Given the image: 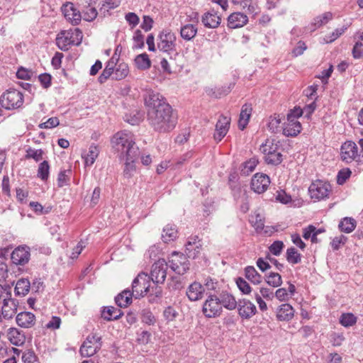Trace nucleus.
I'll use <instances>...</instances> for the list:
<instances>
[{
    "instance_id": "obj_1",
    "label": "nucleus",
    "mask_w": 363,
    "mask_h": 363,
    "mask_svg": "<svg viewBox=\"0 0 363 363\" xmlns=\"http://www.w3.org/2000/svg\"><path fill=\"white\" fill-rule=\"evenodd\" d=\"M147 120L151 127L159 133H169L177 125V116L171 106L159 93L150 91L145 97Z\"/></svg>"
},
{
    "instance_id": "obj_2",
    "label": "nucleus",
    "mask_w": 363,
    "mask_h": 363,
    "mask_svg": "<svg viewBox=\"0 0 363 363\" xmlns=\"http://www.w3.org/2000/svg\"><path fill=\"white\" fill-rule=\"evenodd\" d=\"M111 144L116 152L125 157L124 177H131L135 171L134 162L140 155L139 148L135 145L133 135L127 131L118 132L113 137Z\"/></svg>"
},
{
    "instance_id": "obj_3",
    "label": "nucleus",
    "mask_w": 363,
    "mask_h": 363,
    "mask_svg": "<svg viewBox=\"0 0 363 363\" xmlns=\"http://www.w3.org/2000/svg\"><path fill=\"white\" fill-rule=\"evenodd\" d=\"M132 289V294L135 298L143 297L148 293L155 297H159L162 294L161 288L152 284L150 276L145 273H140L133 280Z\"/></svg>"
},
{
    "instance_id": "obj_4",
    "label": "nucleus",
    "mask_w": 363,
    "mask_h": 363,
    "mask_svg": "<svg viewBox=\"0 0 363 363\" xmlns=\"http://www.w3.org/2000/svg\"><path fill=\"white\" fill-rule=\"evenodd\" d=\"M279 142L274 139H267L260 150L264 155V160L269 164L277 165L283 160V155L279 151Z\"/></svg>"
},
{
    "instance_id": "obj_5",
    "label": "nucleus",
    "mask_w": 363,
    "mask_h": 363,
    "mask_svg": "<svg viewBox=\"0 0 363 363\" xmlns=\"http://www.w3.org/2000/svg\"><path fill=\"white\" fill-rule=\"evenodd\" d=\"M82 40V33L79 28L62 30L56 38V43L62 50H67L70 45H78Z\"/></svg>"
},
{
    "instance_id": "obj_6",
    "label": "nucleus",
    "mask_w": 363,
    "mask_h": 363,
    "mask_svg": "<svg viewBox=\"0 0 363 363\" xmlns=\"http://www.w3.org/2000/svg\"><path fill=\"white\" fill-rule=\"evenodd\" d=\"M23 101V94L16 89L6 91L0 98L1 106L7 110L17 109L21 107Z\"/></svg>"
},
{
    "instance_id": "obj_7",
    "label": "nucleus",
    "mask_w": 363,
    "mask_h": 363,
    "mask_svg": "<svg viewBox=\"0 0 363 363\" xmlns=\"http://www.w3.org/2000/svg\"><path fill=\"white\" fill-rule=\"evenodd\" d=\"M330 191V184L322 180L313 182L308 188L310 196L315 201H320L328 198Z\"/></svg>"
},
{
    "instance_id": "obj_8",
    "label": "nucleus",
    "mask_w": 363,
    "mask_h": 363,
    "mask_svg": "<svg viewBox=\"0 0 363 363\" xmlns=\"http://www.w3.org/2000/svg\"><path fill=\"white\" fill-rule=\"evenodd\" d=\"M169 267L178 274H184L189 269L187 257L179 252H174L169 258Z\"/></svg>"
},
{
    "instance_id": "obj_9",
    "label": "nucleus",
    "mask_w": 363,
    "mask_h": 363,
    "mask_svg": "<svg viewBox=\"0 0 363 363\" xmlns=\"http://www.w3.org/2000/svg\"><path fill=\"white\" fill-rule=\"evenodd\" d=\"M167 266V263L163 259H158L152 264L150 277L152 284L157 286V284L164 282Z\"/></svg>"
},
{
    "instance_id": "obj_10",
    "label": "nucleus",
    "mask_w": 363,
    "mask_h": 363,
    "mask_svg": "<svg viewBox=\"0 0 363 363\" xmlns=\"http://www.w3.org/2000/svg\"><path fill=\"white\" fill-rule=\"evenodd\" d=\"M157 48L163 52L175 50L177 36L169 29L163 30L159 35Z\"/></svg>"
},
{
    "instance_id": "obj_11",
    "label": "nucleus",
    "mask_w": 363,
    "mask_h": 363,
    "mask_svg": "<svg viewBox=\"0 0 363 363\" xmlns=\"http://www.w3.org/2000/svg\"><path fill=\"white\" fill-rule=\"evenodd\" d=\"M101 337L96 334L89 335L80 347V353L83 357L93 356L100 349Z\"/></svg>"
},
{
    "instance_id": "obj_12",
    "label": "nucleus",
    "mask_w": 363,
    "mask_h": 363,
    "mask_svg": "<svg viewBox=\"0 0 363 363\" xmlns=\"http://www.w3.org/2000/svg\"><path fill=\"white\" fill-rule=\"evenodd\" d=\"M222 312L221 304L218 297L215 295H210L203 306V313L208 318H216L219 316Z\"/></svg>"
},
{
    "instance_id": "obj_13",
    "label": "nucleus",
    "mask_w": 363,
    "mask_h": 363,
    "mask_svg": "<svg viewBox=\"0 0 363 363\" xmlns=\"http://www.w3.org/2000/svg\"><path fill=\"white\" fill-rule=\"evenodd\" d=\"M301 130V123L296 119L294 113H288L286 121L283 123V134L286 136H296Z\"/></svg>"
},
{
    "instance_id": "obj_14",
    "label": "nucleus",
    "mask_w": 363,
    "mask_h": 363,
    "mask_svg": "<svg viewBox=\"0 0 363 363\" xmlns=\"http://www.w3.org/2000/svg\"><path fill=\"white\" fill-rule=\"evenodd\" d=\"M270 184L269 177L263 173L255 174L251 181L252 189L258 194L264 192Z\"/></svg>"
},
{
    "instance_id": "obj_15",
    "label": "nucleus",
    "mask_w": 363,
    "mask_h": 363,
    "mask_svg": "<svg viewBox=\"0 0 363 363\" xmlns=\"http://www.w3.org/2000/svg\"><path fill=\"white\" fill-rule=\"evenodd\" d=\"M341 158L347 163L351 162L359 157L357 145L352 141L345 142L341 147Z\"/></svg>"
},
{
    "instance_id": "obj_16",
    "label": "nucleus",
    "mask_w": 363,
    "mask_h": 363,
    "mask_svg": "<svg viewBox=\"0 0 363 363\" xmlns=\"http://www.w3.org/2000/svg\"><path fill=\"white\" fill-rule=\"evenodd\" d=\"M62 13L66 19L73 25H77L82 20V14L79 11L74 8V4L67 2L62 7Z\"/></svg>"
},
{
    "instance_id": "obj_17",
    "label": "nucleus",
    "mask_w": 363,
    "mask_h": 363,
    "mask_svg": "<svg viewBox=\"0 0 363 363\" xmlns=\"http://www.w3.org/2000/svg\"><path fill=\"white\" fill-rule=\"evenodd\" d=\"M239 315L245 319H249L257 312L255 305L245 298L240 300L238 303Z\"/></svg>"
},
{
    "instance_id": "obj_18",
    "label": "nucleus",
    "mask_w": 363,
    "mask_h": 363,
    "mask_svg": "<svg viewBox=\"0 0 363 363\" xmlns=\"http://www.w3.org/2000/svg\"><path fill=\"white\" fill-rule=\"evenodd\" d=\"M29 259V249L26 247H18L11 254V260L15 264L23 265L28 263Z\"/></svg>"
},
{
    "instance_id": "obj_19",
    "label": "nucleus",
    "mask_w": 363,
    "mask_h": 363,
    "mask_svg": "<svg viewBox=\"0 0 363 363\" xmlns=\"http://www.w3.org/2000/svg\"><path fill=\"white\" fill-rule=\"evenodd\" d=\"M230 126V118L225 116H220L218 119L214 133V138L220 141L227 134Z\"/></svg>"
},
{
    "instance_id": "obj_20",
    "label": "nucleus",
    "mask_w": 363,
    "mask_h": 363,
    "mask_svg": "<svg viewBox=\"0 0 363 363\" xmlns=\"http://www.w3.org/2000/svg\"><path fill=\"white\" fill-rule=\"evenodd\" d=\"M247 22L248 17L241 12L233 13L228 18V26L233 29L243 27Z\"/></svg>"
},
{
    "instance_id": "obj_21",
    "label": "nucleus",
    "mask_w": 363,
    "mask_h": 363,
    "mask_svg": "<svg viewBox=\"0 0 363 363\" xmlns=\"http://www.w3.org/2000/svg\"><path fill=\"white\" fill-rule=\"evenodd\" d=\"M18 301L13 298H5L2 306L1 313L5 319H10L17 312Z\"/></svg>"
},
{
    "instance_id": "obj_22",
    "label": "nucleus",
    "mask_w": 363,
    "mask_h": 363,
    "mask_svg": "<svg viewBox=\"0 0 363 363\" xmlns=\"http://www.w3.org/2000/svg\"><path fill=\"white\" fill-rule=\"evenodd\" d=\"M16 323L21 328H29L35 323V316L30 312H21L16 315Z\"/></svg>"
},
{
    "instance_id": "obj_23",
    "label": "nucleus",
    "mask_w": 363,
    "mask_h": 363,
    "mask_svg": "<svg viewBox=\"0 0 363 363\" xmlns=\"http://www.w3.org/2000/svg\"><path fill=\"white\" fill-rule=\"evenodd\" d=\"M204 292L203 286L197 281L192 283L187 289L186 295L193 301L201 299Z\"/></svg>"
},
{
    "instance_id": "obj_24",
    "label": "nucleus",
    "mask_w": 363,
    "mask_h": 363,
    "mask_svg": "<svg viewBox=\"0 0 363 363\" xmlns=\"http://www.w3.org/2000/svg\"><path fill=\"white\" fill-rule=\"evenodd\" d=\"M7 337L11 343L16 346L23 345L26 341V336L23 331L16 328L9 329Z\"/></svg>"
},
{
    "instance_id": "obj_25",
    "label": "nucleus",
    "mask_w": 363,
    "mask_h": 363,
    "mask_svg": "<svg viewBox=\"0 0 363 363\" xmlns=\"http://www.w3.org/2000/svg\"><path fill=\"white\" fill-rule=\"evenodd\" d=\"M193 242L188 241L186 244V253L189 258H196L201 252V244L198 237H194Z\"/></svg>"
},
{
    "instance_id": "obj_26",
    "label": "nucleus",
    "mask_w": 363,
    "mask_h": 363,
    "mask_svg": "<svg viewBox=\"0 0 363 363\" xmlns=\"http://www.w3.org/2000/svg\"><path fill=\"white\" fill-rule=\"evenodd\" d=\"M294 310L293 307L288 303L280 306L277 312V318L281 321L289 320L294 317Z\"/></svg>"
},
{
    "instance_id": "obj_27",
    "label": "nucleus",
    "mask_w": 363,
    "mask_h": 363,
    "mask_svg": "<svg viewBox=\"0 0 363 363\" xmlns=\"http://www.w3.org/2000/svg\"><path fill=\"white\" fill-rule=\"evenodd\" d=\"M201 21L206 27L215 28L220 24L221 18L216 13H206L202 16Z\"/></svg>"
},
{
    "instance_id": "obj_28",
    "label": "nucleus",
    "mask_w": 363,
    "mask_h": 363,
    "mask_svg": "<svg viewBox=\"0 0 363 363\" xmlns=\"http://www.w3.org/2000/svg\"><path fill=\"white\" fill-rule=\"evenodd\" d=\"M252 106L250 104L242 106L238 121L240 129L243 130L247 126L252 113Z\"/></svg>"
},
{
    "instance_id": "obj_29",
    "label": "nucleus",
    "mask_w": 363,
    "mask_h": 363,
    "mask_svg": "<svg viewBox=\"0 0 363 363\" xmlns=\"http://www.w3.org/2000/svg\"><path fill=\"white\" fill-rule=\"evenodd\" d=\"M197 31L196 25L189 23L181 27L180 35L184 40L190 41L196 35Z\"/></svg>"
},
{
    "instance_id": "obj_30",
    "label": "nucleus",
    "mask_w": 363,
    "mask_h": 363,
    "mask_svg": "<svg viewBox=\"0 0 363 363\" xmlns=\"http://www.w3.org/2000/svg\"><path fill=\"white\" fill-rule=\"evenodd\" d=\"M218 298L221 304V308L223 306L228 310H233L238 306L235 298L228 293H222Z\"/></svg>"
},
{
    "instance_id": "obj_31",
    "label": "nucleus",
    "mask_w": 363,
    "mask_h": 363,
    "mask_svg": "<svg viewBox=\"0 0 363 363\" xmlns=\"http://www.w3.org/2000/svg\"><path fill=\"white\" fill-rule=\"evenodd\" d=\"M99 154V148L94 145H91L86 153L82 155V157L84 160L86 166L92 165Z\"/></svg>"
},
{
    "instance_id": "obj_32",
    "label": "nucleus",
    "mask_w": 363,
    "mask_h": 363,
    "mask_svg": "<svg viewBox=\"0 0 363 363\" xmlns=\"http://www.w3.org/2000/svg\"><path fill=\"white\" fill-rule=\"evenodd\" d=\"M122 315L120 309L116 308L113 306L105 308L101 313V316L106 320H117Z\"/></svg>"
},
{
    "instance_id": "obj_33",
    "label": "nucleus",
    "mask_w": 363,
    "mask_h": 363,
    "mask_svg": "<svg viewBox=\"0 0 363 363\" xmlns=\"http://www.w3.org/2000/svg\"><path fill=\"white\" fill-rule=\"evenodd\" d=\"M133 296V294L130 291L124 290L116 297V303L121 308L126 307L131 303Z\"/></svg>"
},
{
    "instance_id": "obj_34",
    "label": "nucleus",
    "mask_w": 363,
    "mask_h": 363,
    "mask_svg": "<svg viewBox=\"0 0 363 363\" xmlns=\"http://www.w3.org/2000/svg\"><path fill=\"white\" fill-rule=\"evenodd\" d=\"M245 277L254 284H259L262 282V276L257 272L255 268L248 266L245 269Z\"/></svg>"
},
{
    "instance_id": "obj_35",
    "label": "nucleus",
    "mask_w": 363,
    "mask_h": 363,
    "mask_svg": "<svg viewBox=\"0 0 363 363\" xmlns=\"http://www.w3.org/2000/svg\"><path fill=\"white\" fill-rule=\"evenodd\" d=\"M281 118L279 115L274 114L271 116L268 123V128L272 133H277L283 131V125H281Z\"/></svg>"
},
{
    "instance_id": "obj_36",
    "label": "nucleus",
    "mask_w": 363,
    "mask_h": 363,
    "mask_svg": "<svg viewBox=\"0 0 363 363\" xmlns=\"http://www.w3.org/2000/svg\"><path fill=\"white\" fill-rule=\"evenodd\" d=\"M135 64L139 69L145 70L150 67L151 61L147 54L142 53L135 57Z\"/></svg>"
},
{
    "instance_id": "obj_37",
    "label": "nucleus",
    "mask_w": 363,
    "mask_h": 363,
    "mask_svg": "<svg viewBox=\"0 0 363 363\" xmlns=\"http://www.w3.org/2000/svg\"><path fill=\"white\" fill-rule=\"evenodd\" d=\"M354 39L356 42L352 53L355 58H359L363 55V32L357 33L354 35Z\"/></svg>"
},
{
    "instance_id": "obj_38",
    "label": "nucleus",
    "mask_w": 363,
    "mask_h": 363,
    "mask_svg": "<svg viewBox=\"0 0 363 363\" xmlns=\"http://www.w3.org/2000/svg\"><path fill=\"white\" fill-rule=\"evenodd\" d=\"M250 222L257 230H262L264 226V220L259 211H255L250 216Z\"/></svg>"
},
{
    "instance_id": "obj_39",
    "label": "nucleus",
    "mask_w": 363,
    "mask_h": 363,
    "mask_svg": "<svg viewBox=\"0 0 363 363\" xmlns=\"http://www.w3.org/2000/svg\"><path fill=\"white\" fill-rule=\"evenodd\" d=\"M338 226L342 232L350 233L354 230L356 221L352 218L346 217L340 222Z\"/></svg>"
},
{
    "instance_id": "obj_40",
    "label": "nucleus",
    "mask_w": 363,
    "mask_h": 363,
    "mask_svg": "<svg viewBox=\"0 0 363 363\" xmlns=\"http://www.w3.org/2000/svg\"><path fill=\"white\" fill-rule=\"evenodd\" d=\"M333 17L331 12H325L321 15L316 16L312 23V26H314L313 30L317 28H320L323 25L328 23Z\"/></svg>"
},
{
    "instance_id": "obj_41",
    "label": "nucleus",
    "mask_w": 363,
    "mask_h": 363,
    "mask_svg": "<svg viewBox=\"0 0 363 363\" xmlns=\"http://www.w3.org/2000/svg\"><path fill=\"white\" fill-rule=\"evenodd\" d=\"M30 288V283L27 279H19L15 287V291L18 295L25 296L26 295Z\"/></svg>"
},
{
    "instance_id": "obj_42",
    "label": "nucleus",
    "mask_w": 363,
    "mask_h": 363,
    "mask_svg": "<svg viewBox=\"0 0 363 363\" xmlns=\"http://www.w3.org/2000/svg\"><path fill=\"white\" fill-rule=\"evenodd\" d=\"M115 65L116 63L113 59L108 62L105 69L99 77L100 83H104L111 74L113 75Z\"/></svg>"
},
{
    "instance_id": "obj_43",
    "label": "nucleus",
    "mask_w": 363,
    "mask_h": 363,
    "mask_svg": "<svg viewBox=\"0 0 363 363\" xmlns=\"http://www.w3.org/2000/svg\"><path fill=\"white\" fill-rule=\"evenodd\" d=\"M349 26L346 25L342 28H336L333 32L326 35L323 40L326 43H330L335 41L336 39L340 38L347 29Z\"/></svg>"
},
{
    "instance_id": "obj_44",
    "label": "nucleus",
    "mask_w": 363,
    "mask_h": 363,
    "mask_svg": "<svg viewBox=\"0 0 363 363\" xmlns=\"http://www.w3.org/2000/svg\"><path fill=\"white\" fill-rule=\"evenodd\" d=\"M257 164L258 160L256 158L253 157L250 159L242 164L241 174L245 176L248 175L250 173L254 171Z\"/></svg>"
},
{
    "instance_id": "obj_45",
    "label": "nucleus",
    "mask_w": 363,
    "mask_h": 363,
    "mask_svg": "<svg viewBox=\"0 0 363 363\" xmlns=\"http://www.w3.org/2000/svg\"><path fill=\"white\" fill-rule=\"evenodd\" d=\"M177 230L170 225H167L163 229V233L162 234V238L164 242L173 240L177 237Z\"/></svg>"
},
{
    "instance_id": "obj_46",
    "label": "nucleus",
    "mask_w": 363,
    "mask_h": 363,
    "mask_svg": "<svg viewBox=\"0 0 363 363\" xmlns=\"http://www.w3.org/2000/svg\"><path fill=\"white\" fill-rule=\"evenodd\" d=\"M266 282L272 287H278L282 284L281 277L278 273L270 272L266 276Z\"/></svg>"
},
{
    "instance_id": "obj_47",
    "label": "nucleus",
    "mask_w": 363,
    "mask_h": 363,
    "mask_svg": "<svg viewBox=\"0 0 363 363\" xmlns=\"http://www.w3.org/2000/svg\"><path fill=\"white\" fill-rule=\"evenodd\" d=\"M83 13L84 20L86 21H92L96 18L98 13L95 7H93L89 4L83 10Z\"/></svg>"
},
{
    "instance_id": "obj_48",
    "label": "nucleus",
    "mask_w": 363,
    "mask_h": 363,
    "mask_svg": "<svg viewBox=\"0 0 363 363\" xmlns=\"http://www.w3.org/2000/svg\"><path fill=\"white\" fill-rule=\"evenodd\" d=\"M286 259L288 262L291 264H298L301 262V255L294 247H291L287 250Z\"/></svg>"
},
{
    "instance_id": "obj_49",
    "label": "nucleus",
    "mask_w": 363,
    "mask_h": 363,
    "mask_svg": "<svg viewBox=\"0 0 363 363\" xmlns=\"http://www.w3.org/2000/svg\"><path fill=\"white\" fill-rule=\"evenodd\" d=\"M50 166L47 161H43L39 164L38 176L43 181H46L49 177Z\"/></svg>"
},
{
    "instance_id": "obj_50",
    "label": "nucleus",
    "mask_w": 363,
    "mask_h": 363,
    "mask_svg": "<svg viewBox=\"0 0 363 363\" xmlns=\"http://www.w3.org/2000/svg\"><path fill=\"white\" fill-rule=\"evenodd\" d=\"M340 323L345 327H350L355 324L357 318L350 313H343L340 318Z\"/></svg>"
},
{
    "instance_id": "obj_51",
    "label": "nucleus",
    "mask_w": 363,
    "mask_h": 363,
    "mask_svg": "<svg viewBox=\"0 0 363 363\" xmlns=\"http://www.w3.org/2000/svg\"><path fill=\"white\" fill-rule=\"evenodd\" d=\"M141 320L143 323H145L148 325H152L156 322V319L152 313L147 309H144L142 311Z\"/></svg>"
},
{
    "instance_id": "obj_52",
    "label": "nucleus",
    "mask_w": 363,
    "mask_h": 363,
    "mask_svg": "<svg viewBox=\"0 0 363 363\" xmlns=\"http://www.w3.org/2000/svg\"><path fill=\"white\" fill-rule=\"evenodd\" d=\"M43 152L40 149L28 148L26 151V157L28 159H33L38 162L43 160Z\"/></svg>"
},
{
    "instance_id": "obj_53",
    "label": "nucleus",
    "mask_w": 363,
    "mask_h": 363,
    "mask_svg": "<svg viewBox=\"0 0 363 363\" xmlns=\"http://www.w3.org/2000/svg\"><path fill=\"white\" fill-rule=\"evenodd\" d=\"M128 74V69L126 65H119L114 70L113 78L117 80L125 78Z\"/></svg>"
},
{
    "instance_id": "obj_54",
    "label": "nucleus",
    "mask_w": 363,
    "mask_h": 363,
    "mask_svg": "<svg viewBox=\"0 0 363 363\" xmlns=\"http://www.w3.org/2000/svg\"><path fill=\"white\" fill-rule=\"evenodd\" d=\"M23 363H40L38 357L30 350L26 351L22 356Z\"/></svg>"
},
{
    "instance_id": "obj_55",
    "label": "nucleus",
    "mask_w": 363,
    "mask_h": 363,
    "mask_svg": "<svg viewBox=\"0 0 363 363\" xmlns=\"http://www.w3.org/2000/svg\"><path fill=\"white\" fill-rule=\"evenodd\" d=\"M237 285L239 289L245 294H249L251 292V287L249 284L242 278L237 279Z\"/></svg>"
},
{
    "instance_id": "obj_56",
    "label": "nucleus",
    "mask_w": 363,
    "mask_h": 363,
    "mask_svg": "<svg viewBox=\"0 0 363 363\" xmlns=\"http://www.w3.org/2000/svg\"><path fill=\"white\" fill-rule=\"evenodd\" d=\"M203 284L205 288L210 291H216L219 288L218 282L211 277L206 278Z\"/></svg>"
},
{
    "instance_id": "obj_57",
    "label": "nucleus",
    "mask_w": 363,
    "mask_h": 363,
    "mask_svg": "<svg viewBox=\"0 0 363 363\" xmlns=\"http://www.w3.org/2000/svg\"><path fill=\"white\" fill-rule=\"evenodd\" d=\"M351 171L349 169H341L337 174V183L339 184H343L345 181L350 177Z\"/></svg>"
},
{
    "instance_id": "obj_58",
    "label": "nucleus",
    "mask_w": 363,
    "mask_h": 363,
    "mask_svg": "<svg viewBox=\"0 0 363 363\" xmlns=\"http://www.w3.org/2000/svg\"><path fill=\"white\" fill-rule=\"evenodd\" d=\"M67 172L69 173L70 171L63 170L59 173L57 177V184L60 187H62L67 184L69 180V176L67 174Z\"/></svg>"
},
{
    "instance_id": "obj_59",
    "label": "nucleus",
    "mask_w": 363,
    "mask_h": 363,
    "mask_svg": "<svg viewBox=\"0 0 363 363\" xmlns=\"http://www.w3.org/2000/svg\"><path fill=\"white\" fill-rule=\"evenodd\" d=\"M125 18L132 28L135 27L139 23V17L133 12L128 13Z\"/></svg>"
},
{
    "instance_id": "obj_60",
    "label": "nucleus",
    "mask_w": 363,
    "mask_h": 363,
    "mask_svg": "<svg viewBox=\"0 0 363 363\" xmlns=\"http://www.w3.org/2000/svg\"><path fill=\"white\" fill-rule=\"evenodd\" d=\"M284 247V243L281 241H275L269 247L270 252L274 255H279Z\"/></svg>"
},
{
    "instance_id": "obj_61",
    "label": "nucleus",
    "mask_w": 363,
    "mask_h": 363,
    "mask_svg": "<svg viewBox=\"0 0 363 363\" xmlns=\"http://www.w3.org/2000/svg\"><path fill=\"white\" fill-rule=\"evenodd\" d=\"M60 122L57 118L52 117L48 119L45 123L40 124L41 128H52L57 126Z\"/></svg>"
},
{
    "instance_id": "obj_62",
    "label": "nucleus",
    "mask_w": 363,
    "mask_h": 363,
    "mask_svg": "<svg viewBox=\"0 0 363 363\" xmlns=\"http://www.w3.org/2000/svg\"><path fill=\"white\" fill-rule=\"evenodd\" d=\"M274 296L280 301H287L289 298V294L287 292V290L284 288L278 289L276 291Z\"/></svg>"
},
{
    "instance_id": "obj_63",
    "label": "nucleus",
    "mask_w": 363,
    "mask_h": 363,
    "mask_svg": "<svg viewBox=\"0 0 363 363\" xmlns=\"http://www.w3.org/2000/svg\"><path fill=\"white\" fill-rule=\"evenodd\" d=\"M133 40L135 41V48H141L144 45V41H143V35L142 34V32L140 30H137L134 33L133 35Z\"/></svg>"
},
{
    "instance_id": "obj_64",
    "label": "nucleus",
    "mask_w": 363,
    "mask_h": 363,
    "mask_svg": "<svg viewBox=\"0 0 363 363\" xmlns=\"http://www.w3.org/2000/svg\"><path fill=\"white\" fill-rule=\"evenodd\" d=\"M61 324V319L57 316H52V319L46 324L45 327L48 329H58Z\"/></svg>"
}]
</instances>
